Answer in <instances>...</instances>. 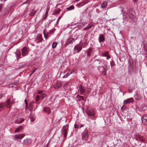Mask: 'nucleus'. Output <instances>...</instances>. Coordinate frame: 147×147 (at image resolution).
<instances>
[{"instance_id": "f257e3e1", "label": "nucleus", "mask_w": 147, "mask_h": 147, "mask_svg": "<svg viewBox=\"0 0 147 147\" xmlns=\"http://www.w3.org/2000/svg\"><path fill=\"white\" fill-rule=\"evenodd\" d=\"M88 137V131L87 129H85L82 134V139L86 141Z\"/></svg>"}, {"instance_id": "f03ea898", "label": "nucleus", "mask_w": 147, "mask_h": 147, "mask_svg": "<svg viewBox=\"0 0 147 147\" xmlns=\"http://www.w3.org/2000/svg\"><path fill=\"white\" fill-rule=\"evenodd\" d=\"M68 129V125L67 124L65 125H64L62 129V134L63 135L64 137L66 138V137Z\"/></svg>"}, {"instance_id": "7ed1b4c3", "label": "nucleus", "mask_w": 147, "mask_h": 147, "mask_svg": "<svg viewBox=\"0 0 147 147\" xmlns=\"http://www.w3.org/2000/svg\"><path fill=\"white\" fill-rule=\"evenodd\" d=\"M86 113L89 116H94L95 115V111L94 110L92 109H90L88 108L86 111Z\"/></svg>"}, {"instance_id": "20e7f679", "label": "nucleus", "mask_w": 147, "mask_h": 147, "mask_svg": "<svg viewBox=\"0 0 147 147\" xmlns=\"http://www.w3.org/2000/svg\"><path fill=\"white\" fill-rule=\"evenodd\" d=\"M82 43L81 42H80V44H78L76 45L74 48V51H77V53H79V52L82 50V48L81 46V44Z\"/></svg>"}, {"instance_id": "39448f33", "label": "nucleus", "mask_w": 147, "mask_h": 147, "mask_svg": "<svg viewBox=\"0 0 147 147\" xmlns=\"http://www.w3.org/2000/svg\"><path fill=\"white\" fill-rule=\"evenodd\" d=\"M75 41V40L72 38H69L66 41L65 45L67 46L69 44H72Z\"/></svg>"}, {"instance_id": "423d86ee", "label": "nucleus", "mask_w": 147, "mask_h": 147, "mask_svg": "<svg viewBox=\"0 0 147 147\" xmlns=\"http://www.w3.org/2000/svg\"><path fill=\"white\" fill-rule=\"evenodd\" d=\"M14 102L13 100L12 101H11L10 98L7 100L6 102L5 103V105L7 108H9L11 106L12 104Z\"/></svg>"}, {"instance_id": "0eeeda50", "label": "nucleus", "mask_w": 147, "mask_h": 147, "mask_svg": "<svg viewBox=\"0 0 147 147\" xmlns=\"http://www.w3.org/2000/svg\"><path fill=\"white\" fill-rule=\"evenodd\" d=\"M22 55L23 56H25L27 55L28 53V49L27 47H24L21 50Z\"/></svg>"}, {"instance_id": "6e6552de", "label": "nucleus", "mask_w": 147, "mask_h": 147, "mask_svg": "<svg viewBox=\"0 0 147 147\" xmlns=\"http://www.w3.org/2000/svg\"><path fill=\"white\" fill-rule=\"evenodd\" d=\"M142 122L144 125H147V114L144 115L142 118Z\"/></svg>"}, {"instance_id": "1a4fd4ad", "label": "nucleus", "mask_w": 147, "mask_h": 147, "mask_svg": "<svg viewBox=\"0 0 147 147\" xmlns=\"http://www.w3.org/2000/svg\"><path fill=\"white\" fill-rule=\"evenodd\" d=\"M105 38H104V36L103 34H99L98 37L99 42L100 43L102 42H103L104 41Z\"/></svg>"}, {"instance_id": "9d476101", "label": "nucleus", "mask_w": 147, "mask_h": 147, "mask_svg": "<svg viewBox=\"0 0 147 147\" xmlns=\"http://www.w3.org/2000/svg\"><path fill=\"white\" fill-rule=\"evenodd\" d=\"M102 56L103 57H106V59L107 60H108L111 57L109 55V53L108 51L105 52H103L102 53Z\"/></svg>"}, {"instance_id": "9b49d317", "label": "nucleus", "mask_w": 147, "mask_h": 147, "mask_svg": "<svg viewBox=\"0 0 147 147\" xmlns=\"http://www.w3.org/2000/svg\"><path fill=\"white\" fill-rule=\"evenodd\" d=\"M24 120V119L23 118H19L17 119L15 121V123L16 124L20 123H22Z\"/></svg>"}, {"instance_id": "f8f14e48", "label": "nucleus", "mask_w": 147, "mask_h": 147, "mask_svg": "<svg viewBox=\"0 0 147 147\" xmlns=\"http://www.w3.org/2000/svg\"><path fill=\"white\" fill-rule=\"evenodd\" d=\"M134 99L133 98H131L128 99L124 101V102L125 104H128V103L132 102L133 101Z\"/></svg>"}, {"instance_id": "ddd939ff", "label": "nucleus", "mask_w": 147, "mask_h": 147, "mask_svg": "<svg viewBox=\"0 0 147 147\" xmlns=\"http://www.w3.org/2000/svg\"><path fill=\"white\" fill-rule=\"evenodd\" d=\"M94 25L93 23L92 22H90L88 24L87 26L84 29V30H86L88 29H89L91 28Z\"/></svg>"}, {"instance_id": "4468645a", "label": "nucleus", "mask_w": 147, "mask_h": 147, "mask_svg": "<svg viewBox=\"0 0 147 147\" xmlns=\"http://www.w3.org/2000/svg\"><path fill=\"white\" fill-rule=\"evenodd\" d=\"M129 16V17L131 19H133L134 18V17L135 16V13L133 11H131L128 15Z\"/></svg>"}, {"instance_id": "2eb2a0df", "label": "nucleus", "mask_w": 147, "mask_h": 147, "mask_svg": "<svg viewBox=\"0 0 147 147\" xmlns=\"http://www.w3.org/2000/svg\"><path fill=\"white\" fill-rule=\"evenodd\" d=\"M80 91V93L81 94H84L85 92V89L84 88L83 86H81L79 87Z\"/></svg>"}, {"instance_id": "dca6fc26", "label": "nucleus", "mask_w": 147, "mask_h": 147, "mask_svg": "<svg viewBox=\"0 0 147 147\" xmlns=\"http://www.w3.org/2000/svg\"><path fill=\"white\" fill-rule=\"evenodd\" d=\"M25 136V135L24 134H19V135H15L14 138H16L17 139H21L23 138Z\"/></svg>"}, {"instance_id": "f3484780", "label": "nucleus", "mask_w": 147, "mask_h": 147, "mask_svg": "<svg viewBox=\"0 0 147 147\" xmlns=\"http://www.w3.org/2000/svg\"><path fill=\"white\" fill-rule=\"evenodd\" d=\"M62 84L60 82H57L54 86V88L55 89H57L61 86Z\"/></svg>"}, {"instance_id": "a211bd4d", "label": "nucleus", "mask_w": 147, "mask_h": 147, "mask_svg": "<svg viewBox=\"0 0 147 147\" xmlns=\"http://www.w3.org/2000/svg\"><path fill=\"white\" fill-rule=\"evenodd\" d=\"M135 99L136 100H140L142 99L141 96L138 94H136L134 96Z\"/></svg>"}, {"instance_id": "6ab92c4d", "label": "nucleus", "mask_w": 147, "mask_h": 147, "mask_svg": "<svg viewBox=\"0 0 147 147\" xmlns=\"http://www.w3.org/2000/svg\"><path fill=\"white\" fill-rule=\"evenodd\" d=\"M23 128V126L22 125L17 128L15 130L14 132L15 133L20 132Z\"/></svg>"}, {"instance_id": "aec40b11", "label": "nucleus", "mask_w": 147, "mask_h": 147, "mask_svg": "<svg viewBox=\"0 0 147 147\" xmlns=\"http://www.w3.org/2000/svg\"><path fill=\"white\" fill-rule=\"evenodd\" d=\"M107 5V2L105 1L103 2L101 4V7L102 8H105Z\"/></svg>"}, {"instance_id": "412c9836", "label": "nucleus", "mask_w": 147, "mask_h": 147, "mask_svg": "<svg viewBox=\"0 0 147 147\" xmlns=\"http://www.w3.org/2000/svg\"><path fill=\"white\" fill-rule=\"evenodd\" d=\"M30 118L31 121L33 122L34 121L35 119V116L34 114H30Z\"/></svg>"}, {"instance_id": "4be33fe9", "label": "nucleus", "mask_w": 147, "mask_h": 147, "mask_svg": "<svg viewBox=\"0 0 147 147\" xmlns=\"http://www.w3.org/2000/svg\"><path fill=\"white\" fill-rule=\"evenodd\" d=\"M37 43L41 42L42 40L43 39L41 35H39L37 37Z\"/></svg>"}, {"instance_id": "5701e85b", "label": "nucleus", "mask_w": 147, "mask_h": 147, "mask_svg": "<svg viewBox=\"0 0 147 147\" xmlns=\"http://www.w3.org/2000/svg\"><path fill=\"white\" fill-rule=\"evenodd\" d=\"M43 33L45 38L46 39H47L48 38V33L47 32H46V30H45L43 31Z\"/></svg>"}, {"instance_id": "b1692460", "label": "nucleus", "mask_w": 147, "mask_h": 147, "mask_svg": "<svg viewBox=\"0 0 147 147\" xmlns=\"http://www.w3.org/2000/svg\"><path fill=\"white\" fill-rule=\"evenodd\" d=\"M44 111L47 112L48 114L50 112V108L49 107H48L45 108L44 109Z\"/></svg>"}, {"instance_id": "393cba45", "label": "nucleus", "mask_w": 147, "mask_h": 147, "mask_svg": "<svg viewBox=\"0 0 147 147\" xmlns=\"http://www.w3.org/2000/svg\"><path fill=\"white\" fill-rule=\"evenodd\" d=\"M92 50L91 48H89L86 51V53L88 56H90V52Z\"/></svg>"}, {"instance_id": "a878e982", "label": "nucleus", "mask_w": 147, "mask_h": 147, "mask_svg": "<svg viewBox=\"0 0 147 147\" xmlns=\"http://www.w3.org/2000/svg\"><path fill=\"white\" fill-rule=\"evenodd\" d=\"M34 107V103L32 102H30L29 103V107L30 110H31Z\"/></svg>"}, {"instance_id": "bb28decb", "label": "nucleus", "mask_w": 147, "mask_h": 147, "mask_svg": "<svg viewBox=\"0 0 147 147\" xmlns=\"http://www.w3.org/2000/svg\"><path fill=\"white\" fill-rule=\"evenodd\" d=\"M147 109V107L145 106H142L140 108V110L141 111H144Z\"/></svg>"}, {"instance_id": "cd10ccee", "label": "nucleus", "mask_w": 147, "mask_h": 147, "mask_svg": "<svg viewBox=\"0 0 147 147\" xmlns=\"http://www.w3.org/2000/svg\"><path fill=\"white\" fill-rule=\"evenodd\" d=\"M36 13V11L33 9L32 10L29 15L30 16H33Z\"/></svg>"}, {"instance_id": "c85d7f7f", "label": "nucleus", "mask_w": 147, "mask_h": 147, "mask_svg": "<svg viewBox=\"0 0 147 147\" xmlns=\"http://www.w3.org/2000/svg\"><path fill=\"white\" fill-rule=\"evenodd\" d=\"M77 98L79 99V100L80 101L81 100H84V97L83 96H78Z\"/></svg>"}, {"instance_id": "c756f323", "label": "nucleus", "mask_w": 147, "mask_h": 147, "mask_svg": "<svg viewBox=\"0 0 147 147\" xmlns=\"http://www.w3.org/2000/svg\"><path fill=\"white\" fill-rule=\"evenodd\" d=\"M4 104L3 103H0V111L4 109Z\"/></svg>"}, {"instance_id": "7c9ffc66", "label": "nucleus", "mask_w": 147, "mask_h": 147, "mask_svg": "<svg viewBox=\"0 0 147 147\" xmlns=\"http://www.w3.org/2000/svg\"><path fill=\"white\" fill-rule=\"evenodd\" d=\"M44 78L45 80H46L47 81H49L50 79L49 78V75H46L45 76Z\"/></svg>"}, {"instance_id": "2f4dec72", "label": "nucleus", "mask_w": 147, "mask_h": 147, "mask_svg": "<svg viewBox=\"0 0 147 147\" xmlns=\"http://www.w3.org/2000/svg\"><path fill=\"white\" fill-rule=\"evenodd\" d=\"M61 11V10L60 9H58L57 10H55V13L54 14V15L56 14H59Z\"/></svg>"}, {"instance_id": "473e14b6", "label": "nucleus", "mask_w": 147, "mask_h": 147, "mask_svg": "<svg viewBox=\"0 0 147 147\" xmlns=\"http://www.w3.org/2000/svg\"><path fill=\"white\" fill-rule=\"evenodd\" d=\"M57 44V42H55L53 43L52 44V47L53 48H55L56 47Z\"/></svg>"}, {"instance_id": "72a5a7b5", "label": "nucleus", "mask_w": 147, "mask_h": 147, "mask_svg": "<svg viewBox=\"0 0 147 147\" xmlns=\"http://www.w3.org/2000/svg\"><path fill=\"white\" fill-rule=\"evenodd\" d=\"M19 84V83L17 81H15L13 82L12 83V84L15 85V86H17Z\"/></svg>"}, {"instance_id": "f704fd0d", "label": "nucleus", "mask_w": 147, "mask_h": 147, "mask_svg": "<svg viewBox=\"0 0 147 147\" xmlns=\"http://www.w3.org/2000/svg\"><path fill=\"white\" fill-rule=\"evenodd\" d=\"M74 7L73 6H71L70 7L67 8V9L68 10H71L74 9Z\"/></svg>"}, {"instance_id": "c9c22d12", "label": "nucleus", "mask_w": 147, "mask_h": 147, "mask_svg": "<svg viewBox=\"0 0 147 147\" xmlns=\"http://www.w3.org/2000/svg\"><path fill=\"white\" fill-rule=\"evenodd\" d=\"M107 69H105V70H103L102 71V74L104 76H106V71H107Z\"/></svg>"}, {"instance_id": "e433bc0d", "label": "nucleus", "mask_w": 147, "mask_h": 147, "mask_svg": "<svg viewBox=\"0 0 147 147\" xmlns=\"http://www.w3.org/2000/svg\"><path fill=\"white\" fill-rule=\"evenodd\" d=\"M49 9H48L46 10V12H45V19L47 17V15L48 14V12H49Z\"/></svg>"}, {"instance_id": "4c0bfd02", "label": "nucleus", "mask_w": 147, "mask_h": 147, "mask_svg": "<svg viewBox=\"0 0 147 147\" xmlns=\"http://www.w3.org/2000/svg\"><path fill=\"white\" fill-rule=\"evenodd\" d=\"M110 65L111 67L112 68L113 66H114L115 64L113 61H112L110 63Z\"/></svg>"}, {"instance_id": "58836bf2", "label": "nucleus", "mask_w": 147, "mask_h": 147, "mask_svg": "<svg viewBox=\"0 0 147 147\" xmlns=\"http://www.w3.org/2000/svg\"><path fill=\"white\" fill-rule=\"evenodd\" d=\"M83 127V125L82 124H81L80 125V126H78V127H76V124H75L74 125V127L75 128H76V127H77V128H81V127Z\"/></svg>"}, {"instance_id": "ea45409f", "label": "nucleus", "mask_w": 147, "mask_h": 147, "mask_svg": "<svg viewBox=\"0 0 147 147\" xmlns=\"http://www.w3.org/2000/svg\"><path fill=\"white\" fill-rule=\"evenodd\" d=\"M46 95L45 94H42L41 95V97H42V99H43L46 97Z\"/></svg>"}, {"instance_id": "a19ab883", "label": "nucleus", "mask_w": 147, "mask_h": 147, "mask_svg": "<svg viewBox=\"0 0 147 147\" xmlns=\"http://www.w3.org/2000/svg\"><path fill=\"white\" fill-rule=\"evenodd\" d=\"M126 108V107H125L123 105L121 107V109L122 111H124L125 109Z\"/></svg>"}, {"instance_id": "79ce46f5", "label": "nucleus", "mask_w": 147, "mask_h": 147, "mask_svg": "<svg viewBox=\"0 0 147 147\" xmlns=\"http://www.w3.org/2000/svg\"><path fill=\"white\" fill-rule=\"evenodd\" d=\"M72 73V72L71 71L70 72H68L65 75L67 77L69 75L71 74Z\"/></svg>"}, {"instance_id": "37998d69", "label": "nucleus", "mask_w": 147, "mask_h": 147, "mask_svg": "<svg viewBox=\"0 0 147 147\" xmlns=\"http://www.w3.org/2000/svg\"><path fill=\"white\" fill-rule=\"evenodd\" d=\"M85 43H84V44L83 43H82V45H81V46L85 47L87 45H88L87 43H86V45H85Z\"/></svg>"}, {"instance_id": "c03bdc74", "label": "nucleus", "mask_w": 147, "mask_h": 147, "mask_svg": "<svg viewBox=\"0 0 147 147\" xmlns=\"http://www.w3.org/2000/svg\"><path fill=\"white\" fill-rule=\"evenodd\" d=\"M24 101H25V104H26V109L27 108V106H28V102L27 101V100H26V99L25 100H24Z\"/></svg>"}, {"instance_id": "a18cd8bd", "label": "nucleus", "mask_w": 147, "mask_h": 147, "mask_svg": "<svg viewBox=\"0 0 147 147\" xmlns=\"http://www.w3.org/2000/svg\"><path fill=\"white\" fill-rule=\"evenodd\" d=\"M40 99V96L39 95H37L36 97V100L37 101H38Z\"/></svg>"}, {"instance_id": "49530a36", "label": "nucleus", "mask_w": 147, "mask_h": 147, "mask_svg": "<svg viewBox=\"0 0 147 147\" xmlns=\"http://www.w3.org/2000/svg\"><path fill=\"white\" fill-rule=\"evenodd\" d=\"M140 138V136H139V135H138V136H136V140L137 141H138L139 139Z\"/></svg>"}, {"instance_id": "de8ad7c7", "label": "nucleus", "mask_w": 147, "mask_h": 147, "mask_svg": "<svg viewBox=\"0 0 147 147\" xmlns=\"http://www.w3.org/2000/svg\"><path fill=\"white\" fill-rule=\"evenodd\" d=\"M36 70V69H34L33 71H32V72L31 73V74H29V75H30V76Z\"/></svg>"}, {"instance_id": "09e8293b", "label": "nucleus", "mask_w": 147, "mask_h": 147, "mask_svg": "<svg viewBox=\"0 0 147 147\" xmlns=\"http://www.w3.org/2000/svg\"><path fill=\"white\" fill-rule=\"evenodd\" d=\"M84 4V3L83 2H80L79 4V5H83Z\"/></svg>"}, {"instance_id": "8fccbe9b", "label": "nucleus", "mask_w": 147, "mask_h": 147, "mask_svg": "<svg viewBox=\"0 0 147 147\" xmlns=\"http://www.w3.org/2000/svg\"><path fill=\"white\" fill-rule=\"evenodd\" d=\"M82 26L81 25H80V24L78 23V24L77 27L78 28H80Z\"/></svg>"}, {"instance_id": "3c124183", "label": "nucleus", "mask_w": 147, "mask_h": 147, "mask_svg": "<svg viewBox=\"0 0 147 147\" xmlns=\"http://www.w3.org/2000/svg\"><path fill=\"white\" fill-rule=\"evenodd\" d=\"M103 67V68H104V70H105V69H107H107H108V68L106 66H104Z\"/></svg>"}, {"instance_id": "603ef678", "label": "nucleus", "mask_w": 147, "mask_h": 147, "mask_svg": "<svg viewBox=\"0 0 147 147\" xmlns=\"http://www.w3.org/2000/svg\"><path fill=\"white\" fill-rule=\"evenodd\" d=\"M3 7V5L2 3L0 4V9H1Z\"/></svg>"}, {"instance_id": "864d4df0", "label": "nucleus", "mask_w": 147, "mask_h": 147, "mask_svg": "<svg viewBox=\"0 0 147 147\" xmlns=\"http://www.w3.org/2000/svg\"><path fill=\"white\" fill-rule=\"evenodd\" d=\"M61 17H62L61 16H60L58 18V19L57 20V22H58V21H59V20L61 18Z\"/></svg>"}, {"instance_id": "5fc2aeb1", "label": "nucleus", "mask_w": 147, "mask_h": 147, "mask_svg": "<svg viewBox=\"0 0 147 147\" xmlns=\"http://www.w3.org/2000/svg\"><path fill=\"white\" fill-rule=\"evenodd\" d=\"M138 0H132V1L133 3H136Z\"/></svg>"}, {"instance_id": "6e6d98bb", "label": "nucleus", "mask_w": 147, "mask_h": 147, "mask_svg": "<svg viewBox=\"0 0 147 147\" xmlns=\"http://www.w3.org/2000/svg\"><path fill=\"white\" fill-rule=\"evenodd\" d=\"M27 141H28V140H27V139H26V140H25L23 143L24 144H26V143H27Z\"/></svg>"}, {"instance_id": "4d7b16f0", "label": "nucleus", "mask_w": 147, "mask_h": 147, "mask_svg": "<svg viewBox=\"0 0 147 147\" xmlns=\"http://www.w3.org/2000/svg\"><path fill=\"white\" fill-rule=\"evenodd\" d=\"M42 91H39L37 93L39 94H42Z\"/></svg>"}, {"instance_id": "13d9d810", "label": "nucleus", "mask_w": 147, "mask_h": 147, "mask_svg": "<svg viewBox=\"0 0 147 147\" xmlns=\"http://www.w3.org/2000/svg\"><path fill=\"white\" fill-rule=\"evenodd\" d=\"M68 84V83L66 82L65 83L64 85V86H66Z\"/></svg>"}, {"instance_id": "bf43d9fd", "label": "nucleus", "mask_w": 147, "mask_h": 147, "mask_svg": "<svg viewBox=\"0 0 147 147\" xmlns=\"http://www.w3.org/2000/svg\"><path fill=\"white\" fill-rule=\"evenodd\" d=\"M67 77L65 75V76H64L63 77V78H67Z\"/></svg>"}, {"instance_id": "052dcab7", "label": "nucleus", "mask_w": 147, "mask_h": 147, "mask_svg": "<svg viewBox=\"0 0 147 147\" xmlns=\"http://www.w3.org/2000/svg\"><path fill=\"white\" fill-rule=\"evenodd\" d=\"M75 1L77 2H78L80 0H75Z\"/></svg>"}, {"instance_id": "680f3d73", "label": "nucleus", "mask_w": 147, "mask_h": 147, "mask_svg": "<svg viewBox=\"0 0 147 147\" xmlns=\"http://www.w3.org/2000/svg\"><path fill=\"white\" fill-rule=\"evenodd\" d=\"M2 97V95H0V99Z\"/></svg>"}, {"instance_id": "e2e57ef3", "label": "nucleus", "mask_w": 147, "mask_h": 147, "mask_svg": "<svg viewBox=\"0 0 147 147\" xmlns=\"http://www.w3.org/2000/svg\"><path fill=\"white\" fill-rule=\"evenodd\" d=\"M53 31H50L51 33H53Z\"/></svg>"}, {"instance_id": "0e129e2a", "label": "nucleus", "mask_w": 147, "mask_h": 147, "mask_svg": "<svg viewBox=\"0 0 147 147\" xmlns=\"http://www.w3.org/2000/svg\"><path fill=\"white\" fill-rule=\"evenodd\" d=\"M31 140H30V141H29V140H28V143H30L31 142Z\"/></svg>"}, {"instance_id": "69168bd1", "label": "nucleus", "mask_w": 147, "mask_h": 147, "mask_svg": "<svg viewBox=\"0 0 147 147\" xmlns=\"http://www.w3.org/2000/svg\"><path fill=\"white\" fill-rule=\"evenodd\" d=\"M28 1V0H27L26 1V2L25 3L24 2V3H26Z\"/></svg>"}, {"instance_id": "338daca9", "label": "nucleus", "mask_w": 147, "mask_h": 147, "mask_svg": "<svg viewBox=\"0 0 147 147\" xmlns=\"http://www.w3.org/2000/svg\"><path fill=\"white\" fill-rule=\"evenodd\" d=\"M98 61V60H96L95 61Z\"/></svg>"}, {"instance_id": "774afa93", "label": "nucleus", "mask_w": 147, "mask_h": 147, "mask_svg": "<svg viewBox=\"0 0 147 147\" xmlns=\"http://www.w3.org/2000/svg\"><path fill=\"white\" fill-rule=\"evenodd\" d=\"M6 0H3V1H6Z\"/></svg>"}]
</instances>
